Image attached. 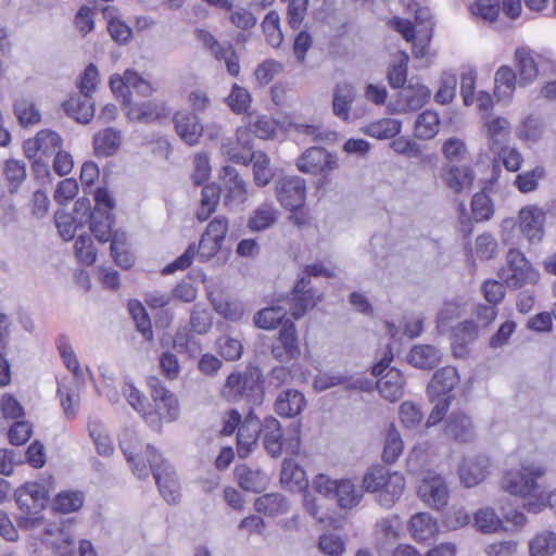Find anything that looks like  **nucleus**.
Returning <instances> with one entry per match:
<instances>
[{
	"instance_id": "obj_45",
	"label": "nucleus",
	"mask_w": 556,
	"mask_h": 556,
	"mask_svg": "<svg viewBox=\"0 0 556 556\" xmlns=\"http://www.w3.org/2000/svg\"><path fill=\"white\" fill-rule=\"evenodd\" d=\"M256 511L268 516H278L288 513L289 504L287 498L278 493H269L255 500Z\"/></svg>"
},
{
	"instance_id": "obj_25",
	"label": "nucleus",
	"mask_w": 556,
	"mask_h": 556,
	"mask_svg": "<svg viewBox=\"0 0 556 556\" xmlns=\"http://www.w3.org/2000/svg\"><path fill=\"white\" fill-rule=\"evenodd\" d=\"M478 325L473 320L460 323L452 334V351L455 357L465 358L469 353V345L478 337Z\"/></svg>"
},
{
	"instance_id": "obj_29",
	"label": "nucleus",
	"mask_w": 556,
	"mask_h": 556,
	"mask_svg": "<svg viewBox=\"0 0 556 556\" xmlns=\"http://www.w3.org/2000/svg\"><path fill=\"white\" fill-rule=\"evenodd\" d=\"M148 386L153 402L163 403L164 406L167 407V414L165 415L167 421L176 420L179 415V404L176 396L168 391L156 377H150L148 379Z\"/></svg>"
},
{
	"instance_id": "obj_26",
	"label": "nucleus",
	"mask_w": 556,
	"mask_h": 556,
	"mask_svg": "<svg viewBox=\"0 0 556 556\" xmlns=\"http://www.w3.org/2000/svg\"><path fill=\"white\" fill-rule=\"evenodd\" d=\"M175 128L178 136L189 146L198 143L203 127L195 115L188 112H178L174 115Z\"/></svg>"
},
{
	"instance_id": "obj_51",
	"label": "nucleus",
	"mask_w": 556,
	"mask_h": 556,
	"mask_svg": "<svg viewBox=\"0 0 556 556\" xmlns=\"http://www.w3.org/2000/svg\"><path fill=\"white\" fill-rule=\"evenodd\" d=\"M287 315V308L280 305L261 309L254 316L256 327L270 330L280 325Z\"/></svg>"
},
{
	"instance_id": "obj_54",
	"label": "nucleus",
	"mask_w": 556,
	"mask_h": 556,
	"mask_svg": "<svg viewBox=\"0 0 556 556\" xmlns=\"http://www.w3.org/2000/svg\"><path fill=\"white\" fill-rule=\"evenodd\" d=\"M211 303L214 309L226 319L238 321L243 316L244 309L241 302L230 301L223 296H211Z\"/></svg>"
},
{
	"instance_id": "obj_52",
	"label": "nucleus",
	"mask_w": 556,
	"mask_h": 556,
	"mask_svg": "<svg viewBox=\"0 0 556 556\" xmlns=\"http://www.w3.org/2000/svg\"><path fill=\"white\" fill-rule=\"evenodd\" d=\"M14 113L23 126L38 124L41 119L39 110L36 108L33 100L27 98H21L15 101Z\"/></svg>"
},
{
	"instance_id": "obj_58",
	"label": "nucleus",
	"mask_w": 556,
	"mask_h": 556,
	"mask_svg": "<svg viewBox=\"0 0 556 556\" xmlns=\"http://www.w3.org/2000/svg\"><path fill=\"white\" fill-rule=\"evenodd\" d=\"M390 471L381 466L367 470L362 480V489L366 492L377 493L381 490Z\"/></svg>"
},
{
	"instance_id": "obj_16",
	"label": "nucleus",
	"mask_w": 556,
	"mask_h": 556,
	"mask_svg": "<svg viewBox=\"0 0 556 556\" xmlns=\"http://www.w3.org/2000/svg\"><path fill=\"white\" fill-rule=\"evenodd\" d=\"M490 465V459L484 454L464 457L458 468L460 481L467 488L479 484L489 475Z\"/></svg>"
},
{
	"instance_id": "obj_53",
	"label": "nucleus",
	"mask_w": 556,
	"mask_h": 556,
	"mask_svg": "<svg viewBox=\"0 0 556 556\" xmlns=\"http://www.w3.org/2000/svg\"><path fill=\"white\" fill-rule=\"evenodd\" d=\"M475 525L483 533H494L504 529L503 520L490 507L481 508L475 514Z\"/></svg>"
},
{
	"instance_id": "obj_33",
	"label": "nucleus",
	"mask_w": 556,
	"mask_h": 556,
	"mask_svg": "<svg viewBox=\"0 0 556 556\" xmlns=\"http://www.w3.org/2000/svg\"><path fill=\"white\" fill-rule=\"evenodd\" d=\"M404 488V477L399 472H390L383 486L378 492L377 502L382 507L391 508L400 500Z\"/></svg>"
},
{
	"instance_id": "obj_17",
	"label": "nucleus",
	"mask_w": 556,
	"mask_h": 556,
	"mask_svg": "<svg viewBox=\"0 0 556 556\" xmlns=\"http://www.w3.org/2000/svg\"><path fill=\"white\" fill-rule=\"evenodd\" d=\"M545 213L536 205H528L519 212V228L530 242H540L544 237Z\"/></svg>"
},
{
	"instance_id": "obj_60",
	"label": "nucleus",
	"mask_w": 556,
	"mask_h": 556,
	"mask_svg": "<svg viewBox=\"0 0 556 556\" xmlns=\"http://www.w3.org/2000/svg\"><path fill=\"white\" fill-rule=\"evenodd\" d=\"M55 226L64 240L74 238L78 225H83V218L74 217L68 213L56 211L54 214Z\"/></svg>"
},
{
	"instance_id": "obj_23",
	"label": "nucleus",
	"mask_w": 556,
	"mask_h": 556,
	"mask_svg": "<svg viewBox=\"0 0 556 556\" xmlns=\"http://www.w3.org/2000/svg\"><path fill=\"white\" fill-rule=\"evenodd\" d=\"M337 386H344L346 390H367L369 382L362 377H354L341 374H320L315 377L313 387L316 391L323 392Z\"/></svg>"
},
{
	"instance_id": "obj_64",
	"label": "nucleus",
	"mask_w": 556,
	"mask_h": 556,
	"mask_svg": "<svg viewBox=\"0 0 556 556\" xmlns=\"http://www.w3.org/2000/svg\"><path fill=\"white\" fill-rule=\"evenodd\" d=\"M400 420L408 429L416 428L422 420L421 409L413 402H403L399 410Z\"/></svg>"
},
{
	"instance_id": "obj_43",
	"label": "nucleus",
	"mask_w": 556,
	"mask_h": 556,
	"mask_svg": "<svg viewBox=\"0 0 556 556\" xmlns=\"http://www.w3.org/2000/svg\"><path fill=\"white\" fill-rule=\"evenodd\" d=\"M401 121L395 118H381L379 121L368 124L361 130L367 136H370L379 140H384L397 136L401 132Z\"/></svg>"
},
{
	"instance_id": "obj_40",
	"label": "nucleus",
	"mask_w": 556,
	"mask_h": 556,
	"mask_svg": "<svg viewBox=\"0 0 556 556\" xmlns=\"http://www.w3.org/2000/svg\"><path fill=\"white\" fill-rule=\"evenodd\" d=\"M81 384V380H74L73 386H67L64 382L59 384L58 394L60 396L64 414L67 418H74L78 412L80 402L79 390Z\"/></svg>"
},
{
	"instance_id": "obj_63",
	"label": "nucleus",
	"mask_w": 556,
	"mask_h": 556,
	"mask_svg": "<svg viewBox=\"0 0 556 556\" xmlns=\"http://www.w3.org/2000/svg\"><path fill=\"white\" fill-rule=\"evenodd\" d=\"M226 101L235 113L240 114L248 110L251 102V96L245 88L235 84Z\"/></svg>"
},
{
	"instance_id": "obj_46",
	"label": "nucleus",
	"mask_w": 556,
	"mask_h": 556,
	"mask_svg": "<svg viewBox=\"0 0 556 556\" xmlns=\"http://www.w3.org/2000/svg\"><path fill=\"white\" fill-rule=\"evenodd\" d=\"M494 93L500 100L509 99L516 89V73L509 66H501L494 76Z\"/></svg>"
},
{
	"instance_id": "obj_18",
	"label": "nucleus",
	"mask_w": 556,
	"mask_h": 556,
	"mask_svg": "<svg viewBox=\"0 0 556 556\" xmlns=\"http://www.w3.org/2000/svg\"><path fill=\"white\" fill-rule=\"evenodd\" d=\"M483 132L489 149L495 152L507 146L511 132L510 123L502 116L488 114L483 117Z\"/></svg>"
},
{
	"instance_id": "obj_59",
	"label": "nucleus",
	"mask_w": 556,
	"mask_h": 556,
	"mask_svg": "<svg viewBox=\"0 0 556 556\" xmlns=\"http://www.w3.org/2000/svg\"><path fill=\"white\" fill-rule=\"evenodd\" d=\"M84 503V496L80 492L66 491L56 495L53 507L55 510L68 514L78 510Z\"/></svg>"
},
{
	"instance_id": "obj_6",
	"label": "nucleus",
	"mask_w": 556,
	"mask_h": 556,
	"mask_svg": "<svg viewBox=\"0 0 556 556\" xmlns=\"http://www.w3.org/2000/svg\"><path fill=\"white\" fill-rule=\"evenodd\" d=\"M296 167L304 174L327 176L339 168V162L338 157L325 148L312 147L298 157Z\"/></svg>"
},
{
	"instance_id": "obj_1",
	"label": "nucleus",
	"mask_w": 556,
	"mask_h": 556,
	"mask_svg": "<svg viewBox=\"0 0 556 556\" xmlns=\"http://www.w3.org/2000/svg\"><path fill=\"white\" fill-rule=\"evenodd\" d=\"M547 467L542 462L525 460L517 470L506 472L502 489L511 495L527 496L539 489L538 479L545 476Z\"/></svg>"
},
{
	"instance_id": "obj_35",
	"label": "nucleus",
	"mask_w": 556,
	"mask_h": 556,
	"mask_svg": "<svg viewBox=\"0 0 556 556\" xmlns=\"http://www.w3.org/2000/svg\"><path fill=\"white\" fill-rule=\"evenodd\" d=\"M47 541L56 556H73L74 534L71 532L68 527H50L47 529Z\"/></svg>"
},
{
	"instance_id": "obj_47",
	"label": "nucleus",
	"mask_w": 556,
	"mask_h": 556,
	"mask_svg": "<svg viewBox=\"0 0 556 556\" xmlns=\"http://www.w3.org/2000/svg\"><path fill=\"white\" fill-rule=\"evenodd\" d=\"M116 12L117 10L111 5L103 9V15L108 20V30L113 40L118 43H126L131 38L132 30L116 16Z\"/></svg>"
},
{
	"instance_id": "obj_62",
	"label": "nucleus",
	"mask_w": 556,
	"mask_h": 556,
	"mask_svg": "<svg viewBox=\"0 0 556 556\" xmlns=\"http://www.w3.org/2000/svg\"><path fill=\"white\" fill-rule=\"evenodd\" d=\"M544 175V168L536 166L532 170L517 175L515 186L523 193L534 191L538 188L539 180L542 179Z\"/></svg>"
},
{
	"instance_id": "obj_21",
	"label": "nucleus",
	"mask_w": 556,
	"mask_h": 556,
	"mask_svg": "<svg viewBox=\"0 0 556 556\" xmlns=\"http://www.w3.org/2000/svg\"><path fill=\"white\" fill-rule=\"evenodd\" d=\"M444 434L455 442L467 443L475 439L476 431L468 415L453 412L445 420Z\"/></svg>"
},
{
	"instance_id": "obj_20",
	"label": "nucleus",
	"mask_w": 556,
	"mask_h": 556,
	"mask_svg": "<svg viewBox=\"0 0 556 556\" xmlns=\"http://www.w3.org/2000/svg\"><path fill=\"white\" fill-rule=\"evenodd\" d=\"M458 382L459 377L454 367L447 366L437 370L427 388L430 402H435L437 397L452 396L453 399L452 392Z\"/></svg>"
},
{
	"instance_id": "obj_19",
	"label": "nucleus",
	"mask_w": 556,
	"mask_h": 556,
	"mask_svg": "<svg viewBox=\"0 0 556 556\" xmlns=\"http://www.w3.org/2000/svg\"><path fill=\"white\" fill-rule=\"evenodd\" d=\"M430 89L419 83H409L399 92L395 112L405 114L421 109L430 99Z\"/></svg>"
},
{
	"instance_id": "obj_61",
	"label": "nucleus",
	"mask_w": 556,
	"mask_h": 556,
	"mask_svg": "<svg viewBox=\"0 0 556 556\" xmlns=\"http://www.w3.org/2000/svg\"><path fill=\"white\" fill-rule=\"evenodd\" d=\"M58 348L68 370L73 372L74 380H81L83 370L79 366V362L76 358L73 348L68 343L67 339L61 337L58 341Z\"/></svg>"
},
{
	"instance_id": "obj_41",
	"label": "nucleus",
	"mask_w": 556,
	"mask_h": 556,
	"mask_svg": "<svg viewBox=\"0 0 556 556\" xmlns=\"http://www.w3.org/2000/svg\"><path fill=\"white\" fill-rule=\"evenodd\" d=\"M439 114L434 111L426 110L415 121L414 136L417 139L430 140L439 132Z\"/></svg>"
},
{
	"instance_id": "obj_3",
	"label": "nucleus",
	"mask_w": 556,
	"mask_h": 556,
	"mask_svg": "<svg viewBox=\"0 0 556 556\" xmlns=\"http://www.w3.org/2000/svg\"><path fill=\"white\" fill-rule=\"evenodd\" d=\"M146 453L150 469L153 472L155 482L162 496L169 504L178 503V483L174 469L165 459H163V457L154 450V447L148 445Z\"/></svg>"
},
{
	"instance_id": "obj_49",
	"label": "nucleus",
	"mask_w": 556,
	"mask_h": 556,
	"mask_svg": "<svg viewBox=\"0 0 556 556\" xmlns=\"http://www.w3.org/2000/svg\"><path fill=\"white\" fill-rule=\"evenodd\" d=\"M280 482L288 489H303L306 486L305 471L292 459H285L282 463Z\"/></svg>"
},
{
	"instance_id": "obj_56",
	"label": "nucleus",
	"mask_w": 556,
	"mask_h": 556,
	"mask_svg": "<svg viewBox=\"0 0 556 556\" xmlns=\"http://www.w3.org/2000/svg\"><path fill=\"white\" fill-rule=\"evenodd\" d=\"M128 309L138 331L141 332L146 340L151 341L153 339V331L151 328L150 317L148 316L146 308L140 302L130 301L128 303Z\"/></svg>"
},
{
	"instance_id": "obj_8",
	"label": "nucleus",
	"mask_w": 556,
	"mask_h": 556,
	"mask_svg": "<svg viewBox=\"0 0 556 556\" xmlns=\"http://www.w3.org/2000/svg\"><path fill=\"white\" fill-rule=\"evenodd\" d=\"M305 180L296 176L280 178L275 185L278 202L289 211H295L305 202Z\"/></svg>"
},
{
	"instance_id": "obj_5",
	"label": "nucleus",
	"mask_w": 556,
	"mask_h": 556,
	"mask_svg": "<svg viewBox=\"0 0 556 556\" xmlns=\"http://www.w3.org/2000/svg\"><path fill=\"white\" fill-rule=\"evenodd\" d=\"M261 437L266 452L271 457H279L285 450L289 454H298L300 451V438L298 435L283 439L280 422L269 416L261 426Z\"/></svg>"
},
{
	"instance_id": "obj_22",
	"label": "nucleus",
	"mask_w": 556,
	"mask_h": 556,
	"mask_svg": "<svg viewBox=\"0 0 556 556\" xmlns=\"http://www.w3.org/2000/svg\"><path fill=\"white\" fill-rule=\"evenodd\" d=\"M224 203L230 205L233 202L243 204L248 200V188L245 180L232 166H225L223 169Z\"/></svg>"
},
{
	"instance_id": "obj_31",
	"label": "nucleus",
	"mask_w": 556,
	"mask_h": 556,
	"mask_svg": "<svg viewBox=\"0 0 556 556\" xmlns=\"http://www.w3.org/2000/svg\"><path fill=\"white\" fill-rule=\"evenodd\" d=\"M279 211L274 203H261L250 215L248 228L251 231L260 232L271 228L278 220Z\"/></svg>"
},
{
	"instance_id": "obj_11",
	"label": "nucleus",
	"mask_w": 556,
	"mask_h": 556,
	"mask_svg": "<svg viewBox=\"0 0 556 556\" xmlns=\"http://www.w3.org/2000/svg\"><path fill=\"white\" fill-rule=\"evenodd\" d=\"M62 147L63 139L51 129H42L23 143L25 156L29 160L36 159L39 154L49 157Z\"/></svg>"
},
{
	"instance_id": "obj_39",
	"label": "nucleus",
	"mask_w": 556,
	"mask_h": 556,
	"mask_svg": "<svg viewBox=\"0 0 556 556\" xmlns=\"http://www.w3.org/2000/svg\"><path fill=\"white\" fill-rule=\"evenodd\" d=\"M249 163H252L254 184L261 188L267 186L274 178L269 156L262 151H252L248 159Z\"/></svg>"
},
{
	"instance_id": "obj_13",
	"label": "nucleus",
	"mask_w": 556,
	"mask_h": 556,
	"mask_svg": "<svg viewBox=\"0 0 556 556\" xmlns=\"http://www.w3.org/2000/svg\"><path fill=\"white\" fill-rule=\"evenodd\" d=\"M16 503L26 515H37L45 508L49 489L39 482H27L16 491Z\"/></svg>"
},
{
	"instance_id": "obj_24",
	"label": "nucleus",
	"mask_w": 556,
	"mask_h": 556,
	"mask_svg": "<svg viewBox=\"0 0 556 556\" xmlns=\"http://www.w3.org/2000/svg\"><path fill=\"white\" fill-rule=\"evenodd\" d=\"M311 282V279L302 277L293 288L292 303L289 307L291 315L299 319L304 313L316 305L319 301V296L312 289H306Z\"/></svg>"
},
{
	"instance_id": "obj_2",
	"label": "nucleus",
	"mask_w": 556,
	"mask_h": 556,
	"mask_svg": "<svg viewBox=\"0 0 556 556\" xmlns=\"http://www.w3.org/2000/svg\"><path fill=\"white\" fill-rule=\"evenodd\" d=\"M500 277L509 288L518 289L525 285L536 283L540 274L521 252L510 249L506 255V265L500 270Z\"/></svg>"
},
{
	"instance_id": "obj_50",
	"label": "nucleus",
	"mask_w": 556,
	"mask_h": 556,
	"mask_svg": "<svg viewBox=\"0 0 556 556\" xmlns=\"http://www.w3.org/2000/svg\"><path fill=\"white\" fill-rule=\"evenodd\" d=\"M530 556H552L556 553V533L543 531L529 543Z\"/></svg>"
},
{
	"instance_id": "obj_10",
	"label": "nucleus",
	"mask_w": 556,
	"mask_h": 556,
	"mask_svg": "<svg viewBox=\"0 0 556 556\" xmlns=\"http://www.w3.org/2000/svg\"><path fill=\"white\" fill-rule=\"evenodd\" d=\"M418 495L428 506L441 509L447 504L448 489L441 476L427 472L418 486Z\"/></svg>"
},
{
	"instance_id": "obj_32",
	"label": "nucleus",
	"mask_w": 556,
	"mask_h": 556,
	"mask_svg": "<svg viewBox=\"0 0 556 556\" xmlns=\"http://www.w3.org/2000/svg\"><path fill=\"white\" fill-rule=\"evenodd\" d=\"M442 353L431 344H419L412 348L407 359L416 368L432 369L441 363Z\"/></svg>"
},
{
	"instance_id": "obj_44",
	"label": "nucleus",
	"mask_w": 556,
	"mask_h": 556,
	"mask_svg": "<svg viewBox=\"0 0 556 556\" xmlns=\"http://www.w3.org/2000/svg\"><path fill=\"white\" fill-rule=\"evenodd\" d=\"M261 435V427L253 419L245 420L238 429V454L240 457H247L251 447L256 444Z\"/></svg>"
},
{
	"instance_id": "obj_37",
	"label": "nucleus",
	"mask_w": 556,
	"mask_h": 556,
	"mask_svg": "<svg viewBox=\"0 0 556 556\" xmlns=\"http://www.w3.org/2000/svg\"><path fill=\"white\" fill-rule=\"evenodd\" d=\"M90 231L96 239L101 242H108L112 238L113 216L110 212L102 211L101 207H94L88 215Z\"/></svg>"
},
{
	"instance_id": "obj_12",
	"label": "nucleus",
	"mask_w": 556,
	"mask_h": 556,
	"mask_svg": "<svg viewBox=\"0 0 556 556\" xmlns=\"http://www.w3.org/2000/svg\"><path fill=\"white\" fill-rule=\"evenodd\" d=\"M300 353L295 326L287 320L271 344V355L280 363H288L299 357Z\"/></svg>"
},
{
	"instance_id": "obj_38",
	"label": "nucleus",
	"mask_w": 556,
	"mask_h": 556,
	"mask_svg": "<svg viewBox=\"0 0 556 556\" xmlns=\"http://www.w3.org/2000/svg\"><path fill=\"white\" fill-rule=\"evenodd\" d=\"M409 531L416 541L425 542L434 538L439 527L430 514L417 513L410 518Z\"/></svg>"
},
{
	"instance_id": "obj_14",
	"label": "nucleus",
	"mask_w": 556,
	"mask_h": 556,
	"mask_svg": "<svg viewBox=\"0 0 556 556\" xmlns=\"http://www.w3.org/2000/svg\"><path fill=\"white\" fill-rule=\"evenodd\" d=\"M356 98L357 90L353 84L348 81L336 84L332 90V112L334 116L346 123L361 117L359 110H356L353 115L351 113L352 104Z\"/></svg>"
},
{
	"instance_id": "obj_9",
	"label": "nucleus",
	"mask_w": 556,
	"mask_h": 556,
	"mask_svg": "<svg viewBox=\"0 0 556 556\" xmlns=\"http://www.w3.org/2000/svg\"><path fill=\"white\" fill-rule=\"evenodd\" d=\"M503 11L509 18L514 20L520 15V0H475L470 5L472 15L486 22H494L500 12Z\"/></svg>"
},
{
	"instance_id": "obj_34",
	"label": "nucleus",
	"mask_w": 556,
	"mask_h": 556,
	"mask_svg": "<svg viewBox=\"0 0 556 556\" xmlns=\"http://www.w3.org/2000/svg\"><path fill=\"white\" fill-rule=\"evenodd\" d=\"M515 63L521 86L532 83L538 77V64L530 49L525 47L518 48L515 51Z\"/></svg>"
},
{
	"instance_id": "obj_28",
	"label": "nucleus",
	"mask_w": 556,
	"mask_h": 556,
	"mask_svg": "<svg viewBox=\"0 0 556 556\" xmlns=\"http://www.w3.org/2000/svg\"><path fill=\"white\" fill-rule=\"evenodd\" d=\"M63 106L66 114L80 124H88L94 115L91 97L84 93L71 96Z\"/></svg>"
},
{
	"instance_id": "obj_4",
	"label": "nucleus",
	"mask_w": 556,
	"mask_h": 556,
	"mask_svg": "<svg viewBox=\"0 0 556 556\" xmlns=\"http://www.w3.org/2000/svg\"><path fill=\"white\" fill-rule=\"evenodd\" d=\"M393 355L391 352L372 367V375L379 377L377 390L381 396L390 402L399 401L404 394L405 379L395 368H389Z\"/></svg>"
},
{
	"instance_id": "obj_57",
	"label": "nucleus",
	"mask_w": 556,
	"mask_h": 556,
	"mask_svg": "<svg viewBox=\"0 0 556 556\" xmlns=\"http://www.w3.org/2000/svg\"><path fill=\"white\" fill-rule=\"evenodd\" d=\"M457 78L450 72H444L440 78V87L434 94L435 102L440 104H448L456 94Z\"/></svg>"
},
{
	"instance_id": "obj_36",
	"label": "nucleus",
	"mask_w": 556,
	"mask_h": 556,
	"mask_svg": "<svg viewBox=\"0 0 556 556\" xmlns=\"http://www.w3.org/2000/svg\"><path fill=\"white\" fill-rule=\"evenodd\" d=\"M121 448L127 460L132 464V471L139 479L147 478L149 470L143 459L138 457L139 442L132 432H125L121 440Z\"/></svg>"
},
{
	"instance_id": "obj_42",
	"label": "nucleus",
	"mask_w": 556,
	"mask_h": 556,
	"mask_svg": "<svg viewBox=\"0 0 556 556\" xmlns=\"http://www.w3.org/2000/svg\"><path fill=\"white\" fill-rule=\"evenodd\" d=\"M122 143V134L115 128H106L93 137V147L98 155H113Z\"/></svg>"
},
{
	"instance_id": "obj_27",
	"label": "nucleus",
	"mask_w": 556,
	"mask_h": 556,
	"mask_svg": "<svg viewBox=\"0 0 556 556\" xmlns=\"http://www.w3.org/2000/svg\"><path fill=\"white\" fill-rule=\"evenodd\" d=\"M306 405L304 395L294 389L279 393L275 401V410L281 417L291 418L299 415Z\"/></svg>"
},
{
	"instance_id": "obj_7",
	"label": "nucleus",
	"mask_w": 556,
	"mask_h": 556,
	"mask_svg": "<svg viewBox=\"0 0 556 556\" xmlns=\"http://www.w3.org/2000/svg\"><path fill=\"white\" fill-rule=\"evenodd\" d=\"M220 394L227 401H238L242 397L252 396L254 402H261L263 397L261 387L252 375L241 372H232L227 377Z\"/></svg>"
},
{
	"instance_id": "obj_15",
	"label": "nucleus",
	"mask_w": 556,
	"mask_h": 556,
	"mask_svg": "<svg viewBox=\"0 0 556 556\" xmlns=\"http://www.w3.org/2000/svg\"><path fill=\"white\" fill-rule=\"evenodd\" d=\"M444 186L454 194L469 192L475 180V173L468 165L446 164L440 170Z\"/></svg>"
},
{
	"instance_id": "obj_48",
	"label": "nucleus",
	"mask_w": 556,
	"mask_h": 556,
	"mask_svg": "<svg viewBox=\"0 0 556 556\" xmlns=\"http://www.w3.org/2000/svg\"><path fill=\"white\" fill-rule=\"evenodd\" d=\"M334 497L341 508L351 509L357 506L363 497V489H358L349 479L339 480Z\"/></svg>"
},
{
	"instance_id": "obj_30",
	"label": "nucleus",
	"mask_w": 556,
	"mask_h": 556,
	"mask_svg": "<svg viewBox=\"0 0 556 556\" xmlns=\"http://www.w3.org/2000/svg\"><path fill=\"white\" fill-rule=\"evenodd\" d=\"M239 485L249 492L260 493L268 485V476L258 468L240 465L235 470Z\"/></svg>"
},
{
	"instance_id": "obj_55",
	"label": "nucleus",
	"mask_w": 556,
	"mask_h": 556,
	"mask_svg": "<svg viewBox=\"0 0 556 556\" xmlns=\"http://www.w3.org/2000/svg\"><path fill=\"white\" fill-rule=\"evenodd\" d=\"M403 447V441L399 431L391 425L386 435L382 459L388 464L395 463L402 454Z\"/></svg>"
}]
</instances>
